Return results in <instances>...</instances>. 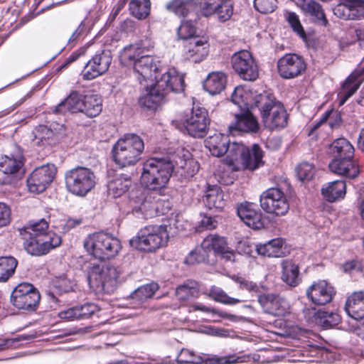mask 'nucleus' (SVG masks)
<instances>
[{
    "label": "nucleus",
    "mask_w": 364,
    "mask_h": 364,
    "mask_svg": "<svg viewBox=\"0 0 364 364\" xmlns=\"http://www.w3.org/2000/svg\"><path fill=\"white\" fill-rule=\"evenodd\" d=\"M183 76L174 68H167L154 85L147 87L139 100V105L149 109H155L164 101L168 93L182 92L184 90Z\"/></svg>",
    "instance_id": "nucleus-1"
},
{
    "label": "nucleus",
    "mask_w": 364,
    "mask_h": 364,
    "mask_svg": "<svg viewBox=\"0 0 364 364\" xmlns=\"http://www.w3.org/2000/svg\"><path fill=\"white\" fill-rule=\"evenodd\" d=\"M174 165L169 160L149 159L143 164L141 183L149 190H161L168 183Z\"/></svg>",
    "instance_id": "nucleus-2"
},
{
    "label": "nucleus",
    "mask_w": 364,
    "mask_h": 364,
    "mask_svg": "<svg viewBox=\"0 0 364 364\" xmlns=\"http://www.w3.org/2000/svg\"><path fill=\"white\" fill-rule=\"evenodd\" d=\"M144 149V144L139 136L127 134L113 146V159L122 168L134 166L140 160Z\"/></svg>",
    "instance_id": "nucleus-3"
},
{
    "label": "nucleus",
    "mask_w": 364,
    "mask_h": 364,
    "mask_svg": "<svg viewBox=\"0 0 364 364\" xmlns=\"http://www.w3.org/2000/svg\"><path fill=\"white\" fill-rule=\"evenodd\" d=\"M83 245L89 255L100 260L114 257L122 249L120 240L105 232H97L88 235L85 239Z\"/></svg>",
    "instance_id": "nucleus-4"
},
{
    "label": "nucleus",
    "mask_w": 364,
    "mask_h": 364,
    "mask_svg": "<svg viewBox=\"0 0 364 364\" xmlns=\"http://www.w3.org/2000/svg\"><path fill=\"white\" fill-rule=\"evenodd\" d=\"M261 112L264 126L269 129H281L287 124V113L284 106L269 93L259 94L255 102Z\"/></svg>",
    "instance_id": "nucleus-5"
},
{
    "label": "nucleus",
    "mask_w": 364,
    "mask_h": 364,
    "mask_svg": "<svg viewBox=\"0 0 364 364\" xmlns=\"http://www.w3.org/2000/svg\"><path fill=\"white\" fill-rule=\"evenodd\" d=\"M87 280L91 287L112 291L120 281L121 269L110 263H90Z\"/></svg>",
    "instance_id": "nucleus-6"
},
{
    "label": "nucleus",
    "mask_w": 364,
    "mask_h": 364,
    "mask_svg": "<svg viewBox=\"0 0 364 364\" xmlns=\"http://www.w3.org/2000/svg\"><path fill=\"white\" fill-rule=\"evenodd\" d=\"M169 238L166 225H147L129 241L132 247L144 252H153L166 245Z\"/></svg>",
    "instance_id": "nucleus-7"
},
{
    "label": "nucleus",
    "mask_w": 364,
    "mask_h": 364,
    "mask_svg": "<svg viewBox=\"0 0 364 364\" xmlns=\"http://www.w3.org/2000/svg\"><path fill=\"white\" fill-rule=\"evenodd\" d=\"M136 49L131 48L129 50H122L120 55V60L126 66L133 68L134 72L139 75L138 80H159L158 73L160 71L156 66L153 56L150 55H134Z\"/></svg>",
    "instance_id": "nucleus-8"
},
{
    "label": "nucleus",
    "mask_w": 364,
    "mask_h": 364,
    "mask_svg": "<svg viewBox=\"0 0 364 364\" xmlns=\"http://www.w3.org/2000/svg\"><path fill=\"white\" fill-rule=\"evenodd\" d=\"M65 180L68 191L77 196H86L96 185L94 171L84 166H77L67 171Z\"/></svg>",
    "instance_id": "nucleus-9"
},
{
    "label": "nucleus",
    "mask_w": 364,
    "mask_h": 364,
    "mask_svg": "<svg viewBox=\"0 0 364 364\" xmlns=\"http://www.w3.org/2000/svg\"><path fill=\"white\" fill-rule=\"evenodd\" d=\"M208 112L203 107H193L189 114L184 115L176 127L183 132H187L193 137H203L209 124Z\"/></svg>",
    "instance_id": "nucleus-10"
},
{
    "label": "nucleus",
    "mask_w": 364,
    "mask_h": 364,
    "mask_svg": "<svg viewBox=\"0 0 364 364\" xmlns=\"http://www.w3.org/2000/svg\"><path fill=\"white\" fill-rule=\"evenodd\" d=\"M41 296L31 284L23 282L17 285L10 296L11 303L18 309L33 311L38 306Z\"/></svg>",
    "instance_id": "nucleus-11"
},
{
    "label": "nucleus",
    "mask_w": 364,
    "mask_h": 364,
    "mask_svg": "<svg viewBox=\"0 0 364 364\" xmlns=\"http://www.w3.org/2000/svg\"><path fill=\"white\" fill-rule=\"evenodd\" d=\"M261 208L268 213L277 216L284 215L289 204L284 193L279 188H269L260 196Z\"/></svg>",
    "instance_id": "nucleus-12"
},
{
    "label": "nucleus",
    "mask_w": 364,
    "mask_h": 364,
    "mask_svg": "<svg viewBox=\"0 0 364 364\" xmlns=\"http://www.w3.org/2000/svg\"><path fill=\"white\" fill-rule=\"evenodd\" d=\"M154 194L142 189L133 191L130 195V205L133 213L136 216L141 214L145 217H152L158 210V200Z\"/></svg>",
    "instance_id": "nucleus-13"
},
{
    "label": "nucleus",
    "mask_w": 364,
    "mask_h": 364,
    "mask_svg": "<svg viewBox=\"0 0 364 364\" xmlns=\"http://www.w3.org/2000/svg\"><path fill=\"white\" fill-rule=\"evenodd\" d=\"M24 239L26 251L33 256L46 255L50 250L58 247L61 243L60 237L55 233H49L41 237L21 235Z\"/></svg>",
    "instance_id": "nucleus-14"
},
{
    "label": "nucleus",
    "mask_w": 364,
    "mask_h": 364,
    "mask_svg": "<svg viewBox=\"0 0 364 364\" xmlns=\"http://www.w3.org/2000/svg\"><path fill=\"white\" fill-rule=\"evenodd\" d=\"M56 174V167L48 164L35 168L27 178L28 191L34 193L43 192L52 183Z\"/></svg>",
    "instance_id": "nucleus-15"
},
{
    "label": "nucleus",
    "mask_w": 364,
    "mask_h": 364,
    "mask_svg": "<svg viewBox=\"0 0 364 364\" xmlns=\"http://www.w3.org/2000/svg\"><path fill=\"white\" fill-rule=\"evenodd\" d=\"M232 68L245 80L254 81L259 76L258 67L251 53L247 50H241L232 57Z\"/></svg>",
    "instance_id": "nucleus-16"
},
{
    "label": "nucleus",
    "mask_w": 364,
    "mask_h": 364,
    "mask_svg": "<svg viewBox=\"0 0 364 364\" xmlns=\"http://www.w3.org/2000/svg\"><path fill=\"white\" fill-rule=\"evenodd\" d=\"M200 8L203 16L205 17L216 16L220 22L229 20L233 14L231 0H201Z\"/></svg>",
    "instance_id": "nucleus-17"
},
{
    "label": "nucleus",
    "mask_w": 364,
    "mask_h": 364,
    "mask_svg": "<svg viewBox=\"0 0 364 364\" xmlns=\"http://www.w3.org/2000/svg\"><path fill=\"white\" fill-rule=\"evenodd\" d=\"M112 63L109 52L102 51L95 54L85 65L82 71L84 80H91L105 73Z\"/></svg>",
    "instance_id": "nucleus-18"
},
{
    "label": "nucleus",
    "mask_w": 364,
    "mask_h": 364,
    "mask_svg": "<svg viewBox=\"0 0 364 364\" xmlns=\"http://www.w3.org/2000/svg\"><path fill=\"white\" fill-rule=\"evenodd\" d=\"M278 72L284 79H291L300 75L306 70L304 59L296 54H286L277 63Z\"/></svg>",
    "instance_id": "nucleus-19"
},
{
    "label": "nucleus",
    "mask_w": 364,
    "mask_h": 364,
    "mask_svg": "<svg viewBox=\"0 0 364 364\" xmlns=\"http://www.w3.org/2000/svg\"><path fill=\"white\" fill-rule=\"evenodd\" d=\"M23 166L21 154L16 156H4L0 161V171L4 174L0 178V184L8 185L16 183L20 178V170Z\"/></svg>",
    "instance_id": "nucleus-20"
},
{
    "label": "nucleus",
    "mask_w": 364,
    "mask_h": 364,
    "mask_svg": "<svg viewBox=\"0 0 364 364\" xmlns=\"http://www.w3.org/2000/svg\"><path fill=\"white\" fill-rule=\"evenodd\" d=\"M258 302L266 313L275 316H283L289 312V302L278 294H261L258 296Z\"/></svg>",
    "instance_id": "nucleus-21"
},
{
    "label": "nucleus",
    "mask_w": 364,
    "mask_h": 364,
    "mask_svg": "<svg viewBox=\"0 0 364 364\" xmlns=\"http://www.w3.org/2000/svg\"><path fill=\"white\" fill-rule=\"evenodd\" d=\"M306 296L314 304L324 305L329 303L335 294L333 287L325 280L312 284L306 291Z\"/></svg>",
    "instance_id": "nucleus-22"
},
{
    "label": "nucleus",
    "mask_w": 364,
    "mask_h": 364,
    "mask_svg": "<svg viewBox=\"0 0 364 364\" xmlns=\"http://www.w3.org/2000/svg\"><path fill=\"white\" fill-rule=\"evenodd\" d=\"M297 6L312 23L323 26L328 24L322 6L316 0H298Z\"/></svg>",
    "instance_id": "nucleus-23"
},
{
    "label": "nucleus",
    "mask_w": 364,
    "mask_h": 364,
    "mask_svg": "<svg viewBox=\"0 0 364 364\" xmlns=\"http://www.w3.org/2000/svg\"><path fill=\"white\" fill-rule=\"evenodd\" d=\"M231 134L245 132L255 134L259 130V124L256 117L249 111L235 114V122L229 127Z\"/></svg>",
    "instance_id": "nucleus-24"
},
{
    "label": "nucleus",
    "mask_w": 364,
    "mask_h": 364,
    "mask_svg": "<svg viewBox=\"0 0 364 364\" xmlns=\"http://www.w3.org/2000/svg\"><path fill=\"white\" fill-rule=\"evenodd\" d=\"M240 218L250 228L259 230L264 226L262 214L252 203H241L237 208Z\"/></svg>",
    "instance_id": "nucleus-25"
},
{
    "label": "nucleus",
    "mask_w": 364,
    "mask_h": 364,
    "mask_svg": "<svg viewBox=\"0 0 364 364\" xmlns=\"http://www.w3.org/2000/svg\"><path fill=\"white\" fill-rule=\"evenodd\" d=\"M328 166L333 173L350 179L358 177L360 172V166L353 158L333 159Z\"/></svg>",
    "instance_id": "nucleus-26"
},
{
    "label": "nucleus",
    "mask_w": 364,
    "mask_h": 364,
    "mask_svg": "<svg viewBox=\"0 0 364 364\" xmlns=\"http://www.w3.org/2000/svg\"><path fill=\"white\" fill-rule=\"evenodd\" d=\"M364 81V68L356 69L346 79L339 92V105H343Z\"/></svg>",
    "instance_id": "nucleus-27"
},
{
    "label": "nucleus",
    "mask_w": 364,
    "mask_h": 364,
    "mask_svg": "<svg viewBox=\"0 0 364 364\" xmlns=\"http://www.w3.org/2000/svg\"><path fill=\"white\" fill-rule=\"evenodd\" d=\"M208 50L209 43L207 40L202 38H193L185 45L186 58L194 63L202 61L208 55Z\"/></svg>",
    "instance_id": "nucleus-28"
},
{
    "label": "nucleus",
    "mask_w": 364,
    "mask_h": 364,
    "mask_svg": "<svg viewBox=\"0 0 364 364\" xmlns=\"http://www.w3.org/2000/svg\"><path fill=\"white\" fill-rule=\"evenodd\" d=\"M228 150L226 153V163L230 166H239L240 164H245L249 167H254V164H249L246 159H244L245 156H247V149L248 147L242 143L229 141Z\"/></svg>",
    "instance_id": "nucleus-29"
},
{
    "label": "nucleus",
    "mask_w": 364,
    "mask_h": 364,
    "mask_svg": "<svg viewBox=\"0 0 364 364\" xmlns=\"http://www.w3.org/2000/svg\"><path fill=\"white\" fill-rule=\"evenodd\" d=\"M345 309L349 316L355 320L364 318V292L357 291L348 297Z\"/></svg>",
    "instance_id": "nucleus-30"
},
{
    "label": "nucleus",
    "mask_w": 364,
    "mask_h": 364,
    "mask_svg": "<svg viewBox=\"0 0 364 364\" xmlns=\"http://www.w3.org/2000/svg\"><path fill=\"white\" fill-rule=\"evenodd\" d=\"M285 242L282 238L277 237L264 244L256 245L255 250L259 255L269 257H280L285 255Z\"/></svg>",
    "instance_id": "nucleus-31"
},
{
    "label": "nucleus",
    "mask_w": 364,
    "mask_h": 364,
    "mask_svg": "<svg viewBox=\"0 0 364 364\" xmlns=\"http://www.w3.org/2000/svg\"><path fill=\"white\" fill-rule=\"evenodd\" d=\"M196 4V0H171L166 3V9L179 17L189 18L197 15L193 11Z\"/></svg>",
    "instance_id": "nucleus-32"
},
{
    "label": "nucleus",
    "mask_w": 364,
    "mask_h": 364,
    "mask_svg": "<svg viewBox=\"0 0 364 364\" xmlns=\"http://www.w3.org/2000/svg\"><path fill=\"white\" fill-rule=\"evenodd\" d=\"M82 99L83 97L77 92H73L55 107V112L57 114H63L66 112L72 113L82 112Z\"/></svg>",
    "instance_id": "nucleus-33"
},
{
    "label": "nucleus",
    "mask_w": 364,
    "mask_h": 364,
    "mask_svg": "<svg viewBox=\"0 0 364 364\" xmlns=\"http://www.w3.org/2000/svg\"><path fill=\"white\" fill-rule=\"evenodd\" d=\"M229 139L222 134L210 136L205 141V147L213 156L220 157L228 150Z\"/></svg>",
    "instance_id": "nucleus-34"
},
{
    "label": "nucleus",
    "mask_w": 364,
    "mask_h": 364,
    "mask_svg": "<svg viewBox=\"0 0 364 364\" xmlns=\"http://www.w3.org/2000/svg\"><path fill=\"white\" fill-rule=\"evenodd\" d=\"M321 193L329 202H334L344 198L346 193V184L343 180H336L325 185Z\"/></svg>",
    "instance_id": "nucleus-35"
},
{
    "label": "nucleus",
    "mask_w": 364,
    "mask_h": 364,
    "mask_svg": "<svg viewBox=\"0 0 364 364\" xmlns=\"http://www.w3.org/2000/svg\"><path fill=\"white\" fill-rule=\"evenodd\" d=\"M131 178L125 175H116L108 181L107 191L109 196L118 198L124 194L131 186Z\"/></svg>",
    "instance_id": "nucleus-36"
},
{
    "label": "nucleus",
    "mask_w": 364,
    "mask_h": 364,
    "mask_svg": "<svg viewBox=\"0 0 364 364\" xmlns=\"http://www.w3.org/2000/svg\"><path fill=\"white\" fill-rule=\"evenodd\" d=\"M227 78L223 72H213L208 75L203 83V87L210 95L219 94L224 90Z\"/></svg>",
    "instance_id": "nucleus-37"
},
{
    "label": "nucleus",
    "mask_w": 364,
    "mask_h": 364,
    "mask_svg": "<svg viewBox=\"0 0 364 364\" xmlns=\"http://www.w3.org/2000/svg\"><path fill=\"white\" fill-rule=\"evenodd\" d=\"M333 159L353 158L354 148L353 145L345 138H339L333 141L331 145Z\"/></svg>",
    "instance_id": "nucleus-38"
},
{
    "label": "nucleus",
    "mask_w": 364,
    "mask_h": 364,
    "mask_svg": "<svg viewBox=\"0 0 364 364\" xmlns=\"http://www.w3.org/2000/svg\"><path fill=\"white\" fill-rule=\"evenodd\" d=\"M282 280L291 287H296L300 282L299 266L291 260L286 259L282 262Z\"/></svg>",
    "instance_id": "nucleus-39"
},
{
    "label": "nucleus",
    "mask_w": 364,
    "mask_h": 364,
    "mask_svg": "<svg viewBox=\"0 0 364 364\" xmlns=\"http://www.w3.org/2000/svg\"><path fill=\"white\" fill-rule=\"evenodd\" d=\"M205 205L210 210L222 209L225 205L223 193L218 186L208 188L203 197Z\"/></svg>",
    "instance_id": "nucleus-40"
},
{
    "label": "nucleus",
    "mask_w": 364,
    "mask_h": 364,
    "mask_svg": "<svg viewBox=\"0 0 364 364\" xmlns=\"http://www.w3.org/2000/svg\"><path fill=\"white\" fill-rule=\"evenodd\" d=\"M82 112L89 117L97 116L102 111V100L97 95L83 96Z\"/></svg>",
    "instance_id": "nucleus-41"
},
{
    "label": "nucleus",
    "mask_w": 364,
    "mask_h": 364,
    "mask_svg": "<svg viewBox=\"0 0 364 364\" xmlns=\"http://www.w3.org/2000/svg\"><path fill=\"white\" fill-rule=\"evenodd\" d=\"M48 223L45 219L30 223L28 225L20 230L21 235L43 237L52 232H48Z\"/></svg>",
    "instance_id": "nucleus-42"
},
{
    "label": "nucleus",
    "mask_w": 364,
    "mask_h": 364,
    "mask_svg": "<svg viewBox=\"0 0 364 364\" xmlns=\"http://www.w3.org/2000/svg\"><path fill=\"white\" fill-rule=\"evenodd\" d=\"M323 124H328L332 129L338 128L342 124L341 114L334 109L326 112L321 119L314 125L311 132L314 131Z\"/></svg>",
    "instance_id": "nucleus-43"
},
{
    "label": "nucleus",
    "mask_w": 364,
    "mask_h": 364,
    "mask_svg": "<svg viewBox=\"0 0 364 364\" xmlns=\"http://www.w3.org/2000/svg\"><path fill=\"white\" fill-rule=\"evenodd\" d=\"M315 320L318 325L328 328L338 324L341 317L336 312L318 311L315 314Z\"/></svg>",
    "instance_id": "nucleus-44"
},
{
    "label": "nucleus",
    "mask_w": 364,
    "mask_h": 364,
    "mask_svg": "<svg viewBox=\"0 0 364 364\" xmlns=\"http://www.w3.org/2000/svg\"><path fill=\"white\" fill-rule=\"evenodd\" d=\"M202 246L208 253L213 250L220 254L228 245L223 237L217 235H210L203 240Z\"/></svg>",
    "instance_id": "nucleus-45"
},
{
    "label": "nucleus",
    "mask_w": 364,
    "mask_h": 364,
    "mask_svg": "<svg viewBox=\"0 0 364 364\" xmlns=\"http://www.w3.org/2000/svg\"><path fill=\"white\" fill-rule=\"evenodd\" d=\"M17 264L14 257H0V282L7 281L14 274Z\"/></svg>",
    "instance_id": "nucleus-46"
},
{
    "label": "nucleus",
    "mask_w": 364,
    "mask_h": 364,
    "mask_svg": "<svg viewBox=\"0 0 364 364\" xmlns=\"http://www.w3.org/2000/svg\"><path fill=\"white\" fill-rule=\"evenodd\" d=\"M129 7L134 17L144 19L149 14L151 2L149 0H131Z\"/></svg>",
    "instance_id": "nucleus-47"
},
{
    "label": "nucleus",
    "mask_w": 364,
    "mask_h": 364,
    "mask_svg": "<svg viewBox=\"0 0 364 364\" xmlns=\"http://www.w3.org/2000/svg\"><path fill=\"white\" fill-rule=\"evenodd\" d=\"M197 21V15L188 18V20L184 21L181 23L178 28L177 34L179 39L188 40V41L196 38L195 36L196 33V29L195 26L193 24V21Z\"/></svg>",
    "instance_id": "nucleus-48"
},
{
    "label": "nucleus",
    "mask_w": 364,
    "mask_h": 364,
    "mask_svg": "<svg viewBox=\"0 0 364 364\" xmlns=\"http://www.w3.org/2000/svg\"><path fill=\"white\" fill-rule=\"evenodd\" d=\"M247 156H245L244 159L249 164H254V167L247 166L245 164H240L242 168L255 170L257 168L260 164H262L263 152L257 144H254L252 149L247 148Z\"/></svg>",
    "instance_id": "nucleus-49"
},
{
    "label": "nucleus",
    "mask_w": 364,
    "mask_h": 364,
    "mask_svg": "<svg viewBox=\"0 0 364 364\" xmlns=\"http://www.w3.org/2000/svg\"><path fill=\"white\" fill-rule=\"evenodd\" d=\"M206 295L217 302L228 305H235L241 301L238 299L229 296L222 289L217 287H213Z\"/></svg>",
    "instance_id": "nucleus-50"
},
{
    "label": "nucleus",
    "mask_w": 364,
    "mask_h": 364,
    "mask_svg": "<svg viewBox=\"0 0 364 364\" xmlns=\"http://www.w3.org/2000/svg\"><path fill=\"white\" fill-rule=\"evenodd\" d=\"M159 287L156 283L147 284L137 288L131 295L132 298L139 302H143L153 296Z\"/></svg>",
    "instance_id": "nucleus-51"
},
{
    "label": "nucleus",
    "mask_w": 364,
    "mask_h": 364,
    "mask_svg": "<svg viewBox=\"0 0 364 364\" xmlns=\"http://www.w3.org/2000/svg\"><path fill=\"white\" fill-rule=\"evenodd\" d=\"M187 154H183L186 159H180V162L176 161L175 163L181 169L183 170L186 176L188 177L194 176L199 170L198 163L193 159L189 158V153L186 151Z\"/></svg>",
    "instance_id": "nucleus-52"
},
{
    "label": "nucleus",
    "mask_w": 364,
    "mask_h": 364,
    "mask_svg": "<svg viewBox=\"0 0 364 364\" xmlns=\"http://www.w3.org/2000/svg\"><path fill=\"white\" fill-rule=\"evenodd\" d=\"M285 18L293 31L302 39H306V33L301 23L299 16L296 13L290 11L286 14Z\"/></svg>",
    "instance_id": "nucleus-53"
},
{
    "label": "nucleus",
    "mask_w": 364,
    "mask_h": 364,
    "mask_svg": "<svg viewBox=\"0 0 364 364\" xmlns=\"http://www.w3.org/2000/svg\"><path fill=\"white\" fill-rule=\"evenodd\" d=\"M208 257V252L200 246L197 247L194 250L191 251L186 258L185 262L188 264H194L204 262Z\"/></svg>",
    "instance_id": "nucleus-54"
},
{
    "label": "nucleus",
    "mask_w": 364,
    "mask_h": 364,
    "mask_svg": "<svg viewBox=\"0 0 364 364\" xmlns=\"http://www.w3.org/2000/svg\"><path fill=\"white\" fill-rule=\"evenodd\" d=\"M154 46V42L151 39L146 38L141 40L139 42L126 46L122 50H129L131 48H135L136 52L134 55H147L146 53L149 51Z\"/></svg>",
    "instance_id": "nucleus-55"
},
{
    "label": "nucleus",
    "mask_w": 364,
    "mask_h": 364,
    "mask_svg": "<svg viewBox=\"0 0 364 364\" xmlns=\"http://www.w3.org/2000/svg\"><path fill=\"white\" fill-rule=\"evenodd\" d=\"M75 285L76 284L75 281L67 278L65 275L56 277L53 281L54 288H55L60 293L73 291Z\"/></svg>",
    "instance_id": "nucleus-56"
},
{
    "label": "nucleus",
    "mask_w": 364,
    "mask_h": 364,
    "mask_svg": "<svg viewBox=\"0 0 364 364\" xmlns=\"http://www.w3.org/2000/svg\"><path fill=\"white\" fill-rule=\"evenodd\" d=\"M315 169L312 164L309 163H301L296 168V173L298 178L301 181H309L314 175Z\"/></svg>",
    "instance_id": "nucleus-57"
},
{
    "label": "nucleus",
    "mask_w": 364,
    "mask_h": 364,
    "mask_svg": "<svg viewBox=\"0 0 364 364\" xmlns=\"http://www.w3.org/2000/svg\"><path fill=\"white\" fill-rule=\"evenodd\" d=\"M349 0H341L333 9V14L339 18L343 20H352Z\"/></svg>",
    "instance_id": "nucleus-58"
},
{
    "label": "nucleus",
    "mask_w": 364,
    "mask_h": 364,
    "mask_svg": "<svg viewBox=\"0 0 364 364\" xmlns=\"http://www.w3.org/2000/svg\"><path fill=\"white\" fill-rule=\"evenodd\" d=\"M203 360L200 356L195 355L193 351L188 349H182L177 356L178 363H200Z\"/></svg>",
    "instance_id": "nucleus-59"
},
{
    "label": "nucleus",
    "mask_w": 364,
    "mask_h": 364,
    "mask_svg": "<svg viewBox=\"0 0 364 364\" xmlns=\"http://www.w3.org/2000/svg\"><path fill=\"white\" fill-rule=\"evenodd\" d=\"M240 357L235 355H229L226 356L211 355L205 359L206 364H233L239 361Z\"/></svg>",
    "instance_id": "nucleus-60"
},
{
    "label": "nucleus",
    "mask_w": 364,
    "mask_h": 364,
    "mask_svg": "<svg viewBox=\"0 0 364 364\" xmlns=\"http://www.w3.org/2000/svg\"><path fill=\"white\" fill-rule=\"evenodd\" d=\"M352 20L364 18V0H349Z\"/></svg>",
    "instance_id": "nucleus-61"
},
{
    "label": "nucleus",
    "mask_w": 364,
    "mask_h": 364,
    "mask_svg": "<svg viewBox=\"0 0 364 364\" xmlns=\"http://www.w3.org/2000/svg\"><path fill=\"white\" fill-rule=\"evenodd\" d=\"M276 0H255L254 6L255 9L262 14L272 13L274 11Z\"/></svg>",
    "instance_id": "nucleus-62"
},
{
    "label": "nucleus",
    "mask_w": 364,
    "mask_h": 364,
    "mask_svg": "<svg viewBox=\"0 0 364 364\" xmlns=\"http://www.w3.org/2000/svg\"><path fill=\"white\" fill-rule=\"evenodd\" d=\"M247 92L242 86H237L235 88L232 94V101L234 104L242 107L247 105Z\"/></svg>",
    "instance_id": "nucleus-63"
},
{
    "label": "nucleus",
    "mask_w": 364,
    "mask_h": 364,
    "mask_svg": "<svg viewBox=\"0 0 364 364\" xmlns=\"http://www.w3.org/2000/svg\"><path fill=\"white\" fill-rule=\"evenodd\" d=\"M196 290L194 287H188L186 284L179 286L176 291V294L178 299L186 301L194 295Z\"/></svg>",
    "instance_id": "nucleus-64"
}]
</instances>
